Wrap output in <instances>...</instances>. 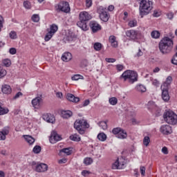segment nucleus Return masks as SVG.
<instances>
[{"label": "nucleus", "instance_id": "nucleus-1", "mask_svg": "<svg viewBox=\"0 0 177 177\" xmlns=\"http://www.w3.org/2000/svg\"><path fill=\"white\" fill-rule=\"evenodd\" d=\"M174 48V40L169 37H163L159 42V50L162 55L171 53Z\"/></svg>", "mask_w": 177, "mask_h": 177}, {"label": "nucleus", "instance_id": "nucleus-2", "mask_svg": "<svg viewBox=\"0 0 177 177\" xmlns=\"http://www.w3.org/2000/svg\"><path fill=\"white\" fill-rule=\"evenodd\" d=\"M92 19V15L86 11H82L79 15V21L77 22V26H79L83 31H88L89 26H88V21Z\"/></svg>", "mask_w": 177, "mask_h": 177}, {"label": "nucleus", "instance_id": "nucleus-3", "mask_svg": "<svg viewBox=\"0 0 177 177\" xmlns=\"http://www.w3.org/2000/svg\"><path fill=\"white\" fill-rule=\"evenodd\" d=\"M153 9V1L150 0H141L140 2L139 11L140 16L143 18L147 16Z\"/></svg>", "mask_w": 177, "mask_h": 177}, {"label": "nucleus", "instance_id": "nucleus-4", "mask_svg": "<svg viewBox=\"0 0 177 177\" xmlns=\"http://www.w3.org/2000/svg\"><path fill=\"white\" fill-rule=\"evenodd\" d=\"M120 80L123 81H128L129 84H133L138 81V73L134 71L127 70L125 71L120 77Z\"/></svg>", "mask_w": 177, "mask_h": 177}, {"label": "nucleus", "instance_id": "nucleus-5", "mask_svg": "<svg viewBox=\"0 0 177 177\" xmlns=\"http://www.w3.org/2000/svg\"><path fill=\"white\" fill-rule=\"evenodd\" d=\"M165 122L170 125H176L177 124V115L174 111H166L163 115Z\"/></svg>", "mask_w": 177, "mask_h": 177}, {"label": "nucleus", "instance_id": "nucleus-6", "mask_svg": "<svg viewBox=\"0 0 177 177\" xmlns=\"http://www.w3.org/2000/svg\"><path fill=\"white\" fill-rule=\"evenodd\" d=\"M74 128L80 135H84L85 130L83 128H89V124L85 120H77L74 123Z\"/></svg>", "mask_w": 177, "mask_h": 177}, {"label": "nucleus", "instance_id": "nucleus-7", "mask_svg": "<svg viewBox=\"0 0 177 177\" xmlns=\"http://www.w3.org/2000/svg\"><path fill=\"white\" fill-rule=\"evenodd\" d=\"M97 13L100 15V19L104 23H107L109 21V19H110V15L107 12V8L103 6H100L97 9Z\"/></svg>", "mask_w": 177, "mask_h": 177}, {"label": "nucleus", "instance_id": "nucleus-8", "mask_svg": "<svg viewBox=\"0 0 177 177\" xmlns=\"http://www.w3.org/2000/svg\"><path fill=\"white\" fill-rule=\"evenodd\" d=\"M58 9L64 13H69L71 10L70 4L67 1H62L58 5Z\"/></svg>", "mask_w": 177, "mask_h": 177}, {"label": "nucleus", "instance_id": "nucleus-9", "mask_svg": "<svg viewBox=\"0 0 177 177\" xmlns=\"http://www.w3.org/2000/svg\"><path fill=\"white\" fill-rule=\"evenodd\" d=\"M90 28L92 31V32H97V31H100L102 30V26L99 24L96 21H91L89 24Z\"/></svg>", "mask_w": 177, "mask_h": 177}, {"label": "nucleus", "instance_id": "nucleus-10", "mask_svg": "<svg viewBox=\"0 0 177 177\" xmlns=\"http://www.w3.org/2000/svg\"><path fill=\"white\" fill-rule=\"evenodd\" d=\"M42 102L44 100H42V95L36 97L32 100V105L34 107V109H39L41 107V104H42Z\"/></svg>", "mask_w": 177, "mask_h": 177}, {"label": "nucleus", "instance_id": "nucleus-11", "mask_svg": "<svg viewBox=\"0 0 177 177\" xmlns=\"http://www.w3.org/2000/svg\"><path fill=\"white\" fill-rule=\"evenodd\" d=\"M138 30H129L126 31V35L129 39L131 41H135V39H138Z\"/></svg>", "mask_w": 177, "mask_h": 177}, {"label": "nucleus", "instance_id": "nucleus-12", "mask_svg": "<svg viewBox=\"0 0 177 177\" xmlns=\"http://www.w3.org/2000/svg\"><path fill=\"white\" fill-rule=\"evenodd\" d=\"M59 140H62V137L56 131H52L50 137V142L55 145Z\"/></svg>", "mask_w": 177, "mask_h": 177}, {"label": "nucleus", "instance_id": "nucleus-13", "mask_svg": "<svg viewBox=\"0 0 177 177\" xmlns=\"http://www.w3.org/2000/svg\"><path fill=\"white\" fill-rule=\"evenodd\" d=\"M43 120L44 121H46V122H49L50 124H53L55 121H56V119L55 118V116L50 113H44L42 115Z\"/></svg>", "mask_w": 177, "mask_h": 177}, {"label": "nucleus", "instance_id": "nucleus-14", "mask_svg": "<svg viewBox=\"0 0 177 177\" xmlns=\"http://www.w3.org/2000/svg\"><path fill=\"white\" fill-rule=\"evenodd\" d=\"M162 91V99L164 102H168L169 100V93H168V88L164 87V86H160Z\"/></svg>", "mask_w": 177, "mask_h": 177}, {"label": "nucleus", "instance_id": "nucleus-15", "mask_svg": "<svg viewBox=\"0 0 177 177\" xmlns=\"http://www.w3.org/2000/svg\"><path fill=\"white\" fill-rule=\"evenodd\" d=\"M160 132L163 135H169L172 133V127L168 124L162 125L160 127Z\"/></svg>", "mask_w": 177, "mask_h": 177}, {"label": "nucleus", "instance_id": "nucleus-16", "mask_svg": "<svg viewBox=\"0 0 177 177\" xmlns=\"http://www.w3.org/2000/svg\"><path fill=\"white\" fill-rule=\"evenodd\" d=\"M36 172H46L48 171V165L45 163H39L36 165Z\"/></svg>", "mask_w": 177, "mask_h": 177}, {"label": "nucleus", "instance_id": "nucleus-17", "mask_svg": "<svg viewBox=\"0 0 177 177\" xmlns=\"http://www.w3.org/2000/svg\"><path fill=\"white\" fill-rule=\"evenodd\" d=\"M8 135H9V127L3 128L1 131H0V140H5Z\"/></svg>", "mask_w": 177, "mask_h": 177}, {"label": "nucleus", "instance_id": "nucleus-18", "mask_svg": "<svg viewBox=\"0 0 177 177\" xmlns=\"http://www.w3.org/2000/svg\"><path fill=\"white\" fill-rule=\"evenodd\" d=\"M109 42L111 43L112 48H118V41H117V37L114 35H111L109 38Z\"/></svg>", "mask_w": 177, "mask_h": 177}, {"label": "nucleus", "instance_id": "nucleus-19", "mask_svg": "<svg viewBox=\"0 0 177 177\" xmlns=\"http://www.w3.org/2000/svg\"><path fill=\"white\" fill-rule=\"evenodd\" d=\"M1 92L5 95H10L12 93V88L8 84H3L1 87Z\"/></svg>", "mask_w": 177, "mask_h": 177}, {"label": "nucleus", "instance_id": "nucleus-20", "mask_svg": "<svg viewBox=\"0 0 177 177\" xmlns=\"http://www.w3.org/2000/svg\"><path fill=\"white\" fill-rule=\"evenodd\" d=\"M66 99L69 102H73V103H78V102H80V97H75L74 95L71 93H68L66 95Z\"/></svg>", "mask_w": 177, "mask_h": 177}, {"label": "nucleus", "instance_id": "nucleus-21", "mask_svg": "<svg viewBox=\"0 0 177 177\" xmlns=\"http://www.w3.org/2000/svg\"><path fill=\"white\" fill-rule=\"evenodd\" d=\"M73 59V55L71 53H64L62 56V60L63 62H70Z\"/></svg>", "mask_w": 177, "mask_h": 177}, {"label": "nucleus", "instance_id": "nucleus-22", "mask_svg": "<svg viewBox=\"0 0 177 177\" xmlns=\"http://www.w3.org/2000/svg\"><path fill=\"white\" fill-rule=\"evenodd\" d=\"M61 115L62 118H70L71 117H73V112L71 111H62Z\"/></svg>", "mask_w": 177, "mask_h": 177}, {"label": "nucleus", "instance_id": "nucleus-23", "mask_svg": "<svg viewBox=\"0 0 177 177\" xmlns=\"http://www.w3.org/2000/svg\"><path fill=\"white\" fill-rule=\"evenodd\" d=\"M24 138L26 142H27V143H28L30 145H33L35 142V138H32L31 136H24Z\"/></svg>", "mask_w": 177, "mask_h": 177}, {"label": "nucleus", "instance_id": "nucleus-24", "mask_svg": "<svg viewBox=\"0 0 177 177\" xmlns=\"http://www.w3.org/2000/svg\"><path fill=\"white\" fill-rule=\"evenodd\" d=\"M172 82V77L169 76L167 77L166 81L162 84L161 86H163V88H167L168 89V87L169 85H171Z\"/></svg>", "mask_w": 177, "mask_h": 177}, {"label": "nucleus", "instance_id": "nucleus-25", "mask_svg": "<svg viewBox=\"0 0 177 177\" xmlns=\"http://www.w3.org/2000/svg\"><path fill=\"white\" fill-rule=\"evenodd\" d=\"M57 30H59L57 25L53 24L52 25L50 26V29H48V31L55 35Z\"/></svg>", "mask_w": 177, "mask_h": 177}, {"label": "nucleus", "instance_id": "nucleus-26", "mask_svg": "<svg viewBox=\"0 0 177 177\" xmlns=\"http://www.w3.org/2000/svg\"><path fill=\"white\" fill-rule=\"evenodd\" d=\"M60 153H64L65 154H66V156H71V154L73 153V148H64L60 150Z\"/></svg>", "mask_w": 177, "mask_h": 177}, {"label": "nucleus", "instance_id": "nucleus-27", "mask_svg": "<svg viewBox=\"0 0 177 177\" xmlns=\"http://www.w3.org/2000/svg\"><path fill=\"white\" fill-rule=\"evenodd\" d=\"M161 35V33L158 30H153L151 32V37L153 39H158Z\"/></svg>", "mask_w": 177, "mask_h": 177}, {"label": "nucleus", "instance_id": "nucleus-28", "mask_svg": "<svg viewBox=\"0 0 177 177\" xmlns=\"http://www.w3.org/2000/svg\"><path fill=\"white\" fill-rule=\"evenodd\" d=\"M127 136L128 134L127 133V131H125L124 129H122V131L117 136V138H118V139H127Z\"/></svg>", "mask_w": 177, "mask_h": 177}, {"label": "nucleus", "instance_id": "nucleus-29", "mask_svg": "<svg viewBox=\"0 0 177 177\" xmlns=\"http://www.w3.org/2000/svg\"><path fill=\"white\" fill-rule=\"evenodd\" d=\"M147 107L148 110H156L157 109L156 103L153 101H149L147 104Z\"/></svg>", "mask_w": 177, "mask_h": 177}, {"label": "nucleus", "instance_id": "nucleus-30", "mask_svg": "<svg viewBox=\"0 0 177 177\" xmlns=\"http://www.w3.org/2000/svg\"><path fill=\"white\" fill-rule=\"evenodd\" d=\"M136 89L138 91V92H141V93H143L147 91L146 86L143 84H138L136 86Z\"/></svg>", "mask_w": 177, "mask_h": 177}, {"label": "nucleus", "instance_id": "nucleus-31", "mask_svg": "<svg viewBox=\"0 0 177 177\" xmlns=\"http://www.w3.org/2000/svg\"><path fill=\"white\" fill-rule=\"evenodd\" d=\"M9 113V109L6 107H3L2 103H0V115H5Z\"/></svg>", "mask_w": 177, "mask_h": 177}, {"label": "nucleus", "instance_id": "nucleus-32", "mask_svg": "<svg viewBox=\"0 0 177 177\" xmlns=\"http://www.w3.org/2000/svg\"><path fill=\"white\" fill-rule=\"evenodd\" d=\"M69 139H71V140H73V142H80L81 140V137H80L78 134L75 133L70 136Z\"/></svg>", "mask_w": 177, "mask_h": 177}, {"label": "nucleus", "instance_id": "nucleus-33", "mask_svg": "<svg viewBox=\"0 0 177 177\" xmlns=\"http://www.w3.org/2000/svg\"><path fill=\"white\" fill-rule=\"evenodd\" d=\"M83 162L85 165H91L93 163V159H92V158L87 157L84 159Z\"/></svg>", "mask_w": 177, "mask_h": 177}, {"label": "nucleus", "instance_id": "nucleus-34", "mask_svg": "<svg viewBox=\"0 0 177 177\" xmlns=\"http://www.w3.org/2000/svg\"><path fill=\"white\" fill-rule=\"evenodd\" d=\"M97 139H99L101 142H105L106 139H107V136L104 134V133H100L97 135Z\"/></svg>", "mask_w": 177, "mask_h": 177}, {"label": "nucleus", "instance_id": "nucleus-35", "mask_svg": "<svg viewBox=\"0 0 177 177\" xmlns=\"http://www.w3.org/2000/svg\"><path fill=\"white\" fill-rule=\"evenodd\" d=\"M109 102L111 106H115L118 103V100L115 97H112L109 98Z\"/></svg>", "mask_w": 177, "mask_h": 177}, {"label": "nucleus", "instance_id": "nucleus-36", "mask_svg": "<svg viewBox=\"0 0 177 177\" xmlns=\"http://www.w3.org/2000/svg\"><path fill=\"white\" fill-rule=\"evenodd\" d=\"M99 127H100V128H102V129L106 130L107 129V122H104V121H102L97 123Z\"/></svg>", "mask_w": 177, "mask_h": 177}, {"label": "nucleus", "instance_id": "nucleus-37", "mask_svg": "<svg viewBox=\"0 0 177 177\" xmlns=\"http://www.w3.org/2000/svg\"><path fill=\"white\" fill-rule=\"evenodd\" d=\"M53 35H54L53 33H51L50 32H48L44 37L45 41L46 42H48V41H50Z\"/></svg>", "mask_w": 177, "mask_h": 177}, {"label": "nucleus", "instance_id": "nucleus-38", "mask_svg": "<svg viewBox=\"0 0 177 177\" xmlns=\"http://www.w3.org/2000/svg\"><path fill=\"white\" fill-rule=\"evenodd\" d=\"M72 81H78V80H84V76L81 75H74L71 77Z\"/></svg>", "mask_w": 177, "mask_h": 177}, {"label": "nucleus", "instance_id": "nucleus-39", "mask_svg": "<svg viewBox=\"0 0 177 177\" xmlns=\"http://www.w3.org/2000/svg\"><path fill=\"white\" fill-rule=\"evenodd\" d=\"M129 27H136V26H138V21H136V19H133L131 21H129V24H128Z\"/></svg>", "mask_w": 177, "mask_h": 177}, {"label": "nucleus", "instance_id": "nucleus-40", "mask_svg": "<svg viewBox=\"0 0 177 177\" xmlns=\"http://www.w3.org/2000/svg\"><path fill=\"white\" fill-rule=\"evenodd\" d=\"M32 151L33 153H35V154H39V153H41V146L39 145L35 146Z\"/></svg>", "mask_w": 177, "mask_h": 177}, {"label": "nucleus", "instance_id": "nucleus-41", "mask_svg": "<svg viewBox=\"0 0 177 177\" xmlns=\"http://www.w3.org/2000/svg\"><path fill=\"white\" fill-rule=\"evenodd\" d=\"M118 162L120 169L125 168V161L124 160V159H118Z\"/></svg>", "mask_w": 177, "mask_h": 177}, {"label": "nucleus", "instance_id": "nucleus-42", "mask_svg": "<svg viewBox=\"0 0 177 177\" xmlns=\"http://www.w3.org/2000/svg\"><path fill=\"white\" fill-rule=\"evenodd\" d=\"M112 169H120V162H118V158L114 163L112 164Z\"/></svg>", "mask_w": 177, "mask_h": 177}, {"label": "nucleus", "instance_id": "nucleus-43", "mask_svg": "<svg viewBox=\"0 0 177 177\" xmlns=\"http://www.w3.org/2000/svg\"><path fill=\"white\" fill-rule=\"evenodd\" d=\"M9 35L11 39H17V33L15 30L11 31Z\"/></svg>", "mask_w": 177, "mask_h": 177}, {"label": "nucleus", "instance_id": "nucleus-44", "mask_svg": "<svg viewBox=\"0 0 177 177\" xmlns=\"http://www.w3.org/2000/svg\"><path fill=\"white\" fill-rule=\"evenodd\" d=\"M122 129H121L120 127H116L114 128L112 130V133H113V135H117V136H118V134L121 132Z\"/></svg>", "mask_w": 177, "mask_h": 177}, {"label": "nucleus", "instance_id": "nucleus-45", "mask_svg": "<svg viewBox=\"0 0 177 177\" xmlns=\"http://www.w3.org/2000/svg\"><path fill=\"white\" fill-rule=\"evenodd\" d=\"M150 143V137L149 136H145L143 139V144L145 146H149Z\"/></svg>", "mask_w": 177, "mask_h": 177}, {"label": "nucleus", "instance_id": "nucleus-46", "mask_svg": "<svg viewBox=\"0 0 177 177\" xmlns=\"http://www.w3.org/2000/svg\"><path fill=\"white\" fill-rule=\"evenodd\" d=\"M32 20L34 21V23H38V21H39V15L34 14L32 16Z\"/></svg>", "mask_w": 177, "mask_h": 177}, {"label": "nucleus", "instance_id": "nucleus-47", "mask_svg": "<svg viewBox=\"0 0 177 177\" xmlns=\"http://www.w3.org/2000/svg\"><path fill=\"white\" fill-rule=\"evenodd\" d=\"M3 64L6 67H9V66H10V64H12V62H10V59H5L3 60Z\"/></svg>", "mask_w": 177, "mask_h": 177}, {"label": "nucleus", "instance_id": "nucleus-48", "mask_svg": "<svg viewBox=\"0 0 177 177\" xmlns=\"http://www.w3.org/2000/svg\"><path fill=\"white\" fill-rule=\"evenodd\" d=\"M6 75V70L2 68V66L0 65V79L3 78Z\"/></svg>", "mask_w": 177, "mask_h": 177}, {"label": "nucleus", "instance_id": "nucleus-49", "mask_svg": "<svg viewBox=\"0 0 177 177\" xmlns=\"http://www.w3.org/2000/svg\"><path fill=\"white\" fill-rule=\"evenodd\" d=\"M95 50H100L102 49V44L97 42L93 45Z\"/></svg>", "mask_w": 177, "mask_h": 177}, {"label": "nucleus", "instance_id": "nucleus-50", "mask_svg": "<svg viewBox=\"0 0 177 177\" xmlns=\"http://www.w3.org/2000/svg\"><path fill=\"white\" fill-rule=\"evenodd\" d=\"M24 6L26 9H31V3L28 1H25L24 2Z\"/></svg>", "mask_w": 177, "mask_h": 177}, {"label": "nucleus", "instance_id": "nucleus-51", "mask_svg": "<svg viewBox=\"0 0 177 177\" xmlns=\"http://www.w3.org/2000/svg\"><path fill=\"white\" fill-rule=\"evenodd\" d=\"M140 171L142 176H145V175H146V167H145V166H141L140 167Z\"/></svg>", "mask_w": 177, "mask_h": 177}, {"label": "nucleus", "instance_id": "nucleus-52", "mask_svg": "<svg viewBox=\"0 0 177 177\" xmlns=\"http://www.w3.org/2000/svg\"><path fill=\"white\" fill-rule=\"evenodd\" d=\"M91 174H92V173L90 171H88V170H83L82 171V176H84V177H86L88 175H91Z\"/></svg>", "mask_w": 177, "mask_h": 177}, {"label": "nucleus", "instance_id": "nucleus-53", "mask_svg": "<svg viewBox=\"0 0 177 177\" xmlns=\"http://www.w3.org/2000/svg\"><path fill=\"white\" fill-rule=\"evenodd\" d=\"M152 85H153L154 86H160V82H158V80H157L156 79L152 80Z\"/></svg>", "mask_w": 177, "mask_h": 177}, {"label": "nucleus", "instance_id": "nucleus-54", "mask_svg": "<svg viewBox=\"0 0 177 177\" xmlns=\"http://www.w3.org/2000/svg\"><path fill=\"white\" fill-rule=\"evenodd\" d=\"M116 69L118 71H122L124 70V65L118 64L116 65Z\"/></svg>", "mask_w": 177, "mask_h": 177}, {"label": "nucleus", "instance_id": "nucleus-55", "mask_svg": "<svg viewBox=\"0 0 177 177\" xmlns=\"http://www.w3.org/2000/svg\"><path fill=\"white\" fill-rule=\"evenodd\" d=\"M86 8H91L92 6V0H86Z\"/></svg>", "mask_w": 177, "mask_h": 177}, {"label": "nucleus", "instance_id": "nucleus-56", "mask_svg": "<svg viewBox=\"0 0 177 177\" xmlns=\"http://www.w3.org/2000/svg\"><path fill=\"white\" fill-rule=\"evenodd\" d=\"M105 61L107 62V63H114L115 62V59H114V58H106Z\"/></svg>", "mask_w": 177, "mask_h": 177}, {"label": "nucleus", "instance_id": "nucleus-57", "mask_svg": "<svg viewBox=\"0 0 177 177\" xmlns=\"http://www.w3.org/2000/svg\"><path fill=\"white\" fill-rule=\"evenodd\" d=\"M140 56H143V52H142V50H140V48H139L138 52L137 53L136 55H135V57H140Z\"/></svg>", "mask_w": 177, "mask_h": 177}, {"label": "nucleus", "instance_id": "nucleus-58", "mask_svg": "<svg viewBox=\"0 0 177 177\" xmlns=\"http://www.w3.org/2000/svg\"><path fill=\"white\" fill-rule=\"evenodd\" d=\"M16 52H17V50H16V48H11L9 50V53L10 55H16Z\"/></svg>", "mask_w": 177, "mask_h": 177}, {"label": "nucleus", "instance_id": "nucleus-59", "mask_svg": "<svg viewBox=\"0 0 177 177\" xmlns=\"http://www.w3.org/2000/svg\"><path fill=\"white\" fill-rule=\"evenodd\" d=\"M58 162L59 164H66V162H67V158H63L62 159L59 160Z\"/></svg>", "mask_w": 177, "mask_h": 177}, {"label": "nucleus", "instance_id": "nucleus-60", "mask_svg": "<svg viewBox=\"0 0 177 177\" xmlns=\"http://www.w3.org/2000/svg\"><path fill=\"white\" fill-rule=\"evenodd\" d=\"M162 153H163V154H168V148H167V147H163L162 149Z\"/></svg>", "mask_w": 177, "mask_h": 177}, {"label": "nucleus", "instance_id": "nucleus-61", "mask_svg": "<svg viewBox=\"0 0 177 177\" xmlns=\"http://www.w3.org/2000/svg\"><path fill=\"white\" fill-rule=\"evenodd\" d=\"M20 96H23V93L21 92H18L15 96L14 97V99H19V97H20Z\"/></svg>", "mask_w": 177, "mask_h": 177}, {"label": "nucleus", "instance_id": "nucleus-62", "mask_svg": "<svg viewBox=\"0 0 177 177\" xmlns=\"http://www.w3.org/2000/svg\"><path fill=\"white\" fill-rule=\"evenodd\" d=\"M0 28H3V17L0 15Z\"/></svg>", "mask_w": 177, "mask_h": 177}, {"label": "nucleus", "instance_id": "nucleus-63", "mask_svg": "<svg viewBox=\"0 0 177 177\" xmlns=\"http://www.w3.org/2000/svg\"><path fill=\"white\" fill-rule=\"evenodd\" d=\"M167 18L169 19V20H172L174 19V13L170 12L167 15Z\"/></svg>", "mask_w": 177, "mask_h": 177}, {"label": "nucleus", "instance_id": "nucleus-64", "mask_svg": "<svg viewBox=\"0 0 177 177\" xmlns=\"http://www.w3.org/2000/svg\"><path fill=\"white\" fill-rule=\"evenodd\" d=\"M56 96L57 97L62 99V97H63V93L62 92H57L56 93Z\"/></svg>", "mask_w": 177, "mask_h": 177}]
</instances>
